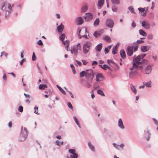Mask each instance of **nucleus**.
<instances>
[{
	"label": "nucleus",
	"mask_w": 158,
	"mask_h": 158,
	"mask_svg": "<svg viewBox=\"0 0 158 158\" xmlns=\"http://www.w3.org/2000/svg\"><path fill=\"white\" fill-rule=\"evenodd\" d=\"M143 68L142 66H139L133 62V66L130 69V72L129 73V77H131L133 76L135 73L136 70L137 69H142Z\"/></svg>",
	"instance_id": "obj_1"
},
{
	"label": "nucleus",
	"mask_w": 158,
	"mask_h": 158,
	"mask_svg": "<svg viewBox=\"0 0 158 158\" xmlns=\"http://www.w3.org/2000/svg\"><path fill=\"white\" fill-rule=\"evenodd\" d=\"M91 43L90 41H87L84 43L83 47V53L86 55L89 52Z\"/></svg>",
	"instance_id": "obj_2"
},
{
	"label": "nucleus",
	"mask_w": 158,
	"mask_h": 158,
	"mask_svg": "<svg viewBox=\"0 0 158 158\" xmlns=\"http://www.w3.org/2000/svg\"><path fill=\"white\" fill-rule=\"evenodd\" d=\"M93 70L92 69H86V79L89 81L92 80L94 77Z\"/></svg>",
	"instance_id": "obj_3"
},
{
	"label": "nucleus",
	"mask_w": 158,
	"mask_h": 158,
	"mask_svg": "<svg viewBox=\"0 0 158 158\" xmlns=\"http://www.w3.org/2000/svg\"><path fill=\"white\" fill-rule=\"evenodd\" d=\"M81 48L80 44L78 43L76 46L71 48L70 50L71 53L74 54L75 56H76L78 54V50H80Z\"/></svg>",
	"instance_id": "obj_4"
},
{
	"label": "nucleus",
	"mask_w": 158,
	"mask_h": 158,
	"mask_svg": "<svg viewBox=\"0 0 158 158\" xmlns=\"http://www.w3.org/2000/svg\"><path fill=\"white\" fill-rule=\"evenodd\" d=\"M146 55V54H143L141 55L138 56L133 59V62L139 65V64L141 63L142 61L141 60L144 58Z\"/></svg>",
	"instance_id": "obj_5"
},
{
	"label": "nucleus",
	"mask_w": 158,
	"mask_h": 158,
	"mask_svg": "<svg viewBox=\"0 0 158 158\" xmlns=\"http://www.w3.org/2000/svg\"><path fill=\"white\" fill-rule=\"evenodd\" d=\"M12 7L11 6V5L10 3H7L5 2H4L3 3L2 6V9L3 10H5L6 12L8 11L9 13L11 11V10Z\"/></svg>",
	"instance_id": "obj_6"
},
{
	"label": "nucleus",
	"mask_w": 158,
	"mask_h": 158,
	"mask_svg": "<svg viewBox=\"0 0 158 158\" xmlns=\"http://www.w3.org/2000/svg\"><path fill=\"white\" fill-rule=\"evenodd\" d=\"M114 23L113 20L111 19H107L106 21V25L107 27L112 28L114 26Z\"/></svg>",
	"instance_id": "obj_7"
},
{
	"label": "nucleus",
	"mask_w": 158,
	"mask_h": 158,
	"mask_svg": "<svg viewBox=\"0 0 158 158\" xmlns=\"http://www.w3.org/2000/svg\"><path fill=\"white\" fill-rule=\"evenodd\" d=\"M143 70L144 74L148 75L151 73L152 70V66L148 64L143 69Z\"/></svg>",
	"instance_id": "obj_8"
},
{
	"label": "nucleus",
	"mask_w": 158,
	"mask_h": 158,
	"mask_svg": "<svg viewBox=\"0 0 158 158\" xmlns=\"http://www.w3.org/2000/svg\"><path fill=\"white\" fill-rule=\"evenodd\" d=\"M20 135H21L23 137L25 138L27 137L28 135V131L26 128L24 127L23 130V127L22 126L21 127Z\"/></svg>",
	"instance_id": "obj_9"
},
{
	"label": "nucleus",
	"mask_w": 158,
	"mask_h": 158,
	"mask_svg": "<svg viewBox=\"0 0 158 158\" xmlns=\"http://www.w3.org/2000/svg\"><path fill=\"white\" fill-rule=\"evenodd\" d=\"M142 26L146 29H149L150 27V24L149 23L146 21H143L141 22Z\"/></svg>",
	"instance_id": "obj_10"
},
{
	"label": "nucleus",
	"mask_w": 158,
	"mask_h": 158,
	"mask_svg": "<svg viewBox=\"0 0 158 158\" xmlns=\"http://www.w3.org/2000/svg\"><path fill=\"white\" fill-rule=\"evenodd\" d=\"M133 47L132 46H129L127 48V53L128 56H131L133 54Z\"/></svg>",
	"instance_id": "obj_11"
},
{
	"label": "nucleus",
	"mask_w": 158,
	"mask_h": 158,
	"mask_svg": "<svg viewBox=\"0 0 158 158\" xmlns=\"http://www.w3.org/2000/svg\"><path fill=\"white\" fill-rule=\"evenodd\" d=\"M84 18L86 21H88L93 19V15L90 13H86L85 15Z\"/></svg>",
	"instance_id": "obj_12"
},
{
	"label": "nucleus",
	"mask_w": 158,
	"mask_h": 158,
	"mask_svg": "<svg viewBox=\"0 0 158 158\" xmlns=\"http://www.w3.org/2000/svg\"><path fill=\"white\" fill-rule=\"evenodd\" d=\"M104 79V77L101 73L97 74L96 76V80L97 81H102Z\"/></svg>",
	"instance_id": "obj_13"
},
{
	"label": "nucleus",
	"mask_w": 158,
	"mask_h": 158,
	"mask_svg": "<svg viewBox=\"0 0 158 158\" xmlns=\"http://www.w3.org/2000/svg\"><path fill=\"white\" fill-rule=\"evenodd\" d=\"M85 32V33H88V31H87V28L86 27L82 28L81 29L79 30L78 33V37L79 39H81L82 36V35H80L81 32Z\"/></svg>",
	"instance_id": "obj_14"
},
{
	"label": "nucleus",
	"mask_w": 158,
	"mask_h": 158,
	"mask_svg": "<svg viewBox=\"0 0 158 158\" xmlns=\"http://www.w3.org/2000/svg\"><path fill=\"white\" fill-rule=\"evenodd\" d=\"M118 126L121 129L123 130L125 129V127L123 125V122L121 118H120L118 120Z\"/></svg>",
	"instance_id": "obj_15"
},
{
	"label": "nucleus",
	"mask_w": 158,
	"mask_h": 158,
	"mask_svg": "<svg viewBox=\"0 0 158 158\" xmlns=\"http://www.w3.org/2000/svg\"><path fill=\"white\" fill-rule=\"evenodd\" d=\"M64 28V26L62 23H61L60 25L58 26L57 27V30L59 33L61 34L62 33Z\"/></svg>",
	"instance_id": "obj_16"
},
{
	"label": "nucleus",
	"mask_w": 158,
	"mask_h": 158,
	"mask_svg": "<svg viewBox=\"0 0 158 158\" xmlns=\"http://www.w3.org/2000/svg\"><path fill=\"white\" fill-rule=\"evenodd\" d=\"M132 45L133 46V47L134 48V51L135 52L137 50L138 48L139 44L136 41L135 42H134L133 43Z\"/></svg>",
	"instance_id": "obj_17"
},
{
	"label": "nucleus",
	"mask_w": 158,
	"mask_h": 158,
	"mask_svg": "<svg viewBox=\"0 0 158 158\" xmlns=\"http://www.w3.org/2000/svg\"><path fill=\"white\" fill-rule=\"evenodd\" d=\"M149 49V48L147 46H143L141 47V50L143 52H146L148 51Z\"/></svg>",
	"instance_id": "obj_18"
},
{
	"label": "nucleus",
	"mask_w": 158,
	"mask_h": 158,
	"mask_svg": "<svg viewBox=\"0 0 158 158\" xmlns=\"http://www.w3.org/2000/svg\"><path fill=\"white\" fill-rule=\"evenodd\" d=\"M102 48V44L100 43L98 44L95 48L96 51L98 52H100Z\"/></svg>",
	"instance_id": "obj_19"
},
{
	"label": "nucleus",
	"mask_w": 158,
	"mask_h": 158,
	"mask_svg": "<svg viewBox=\"0 0 158 158\" xmlns=\"http://www.w3.org/2000/svg\"><path fill=\"white\" fill-rule=\"evenodd\" d=\"M120 55L121 57L124 59L126 58V54L124 50L122 49L120 51Z\"/></svg>",
	"instance_id": "obj_20"
},
{
	"label": "nucleus",
	"mask_w": 158,
	"mask_h": 158,
	"mask_svg": "<svg viewBox=\"0 0 158 158\" xmlns=\"http://www.w3.org/2000/svg\"><path fill=\"white\" fill-rule=\"evenodd\" d=\"M131 89V90L134 93L136 94L137 93V90L135 88V86L132 84L130 85Z\"/></svg>",
	"instance_id": "obj_21"
},
{
	"label": "nucleus",
	"mask_w": 158,
	"mask_h": 158,
	"mask_svg": "<svg viewBox=\"0 0 158 158\" xmlns=\"http://www.w3.org/2000/svg\"><path fill=\"white\" fill-rule=\"evenodd\" d=\"M139 33L140 35L143 36H146L147 35V33L142 29L139 30Z\"/></svg>",
	"instance_id": "obj_22"
},
{
	"label": "nucleus",
	"mask_w": 158,
	"mask_h": 158,
	"mask_svg": "<svg viewBox=\"0 0 158 158\" xmlns=\"http://www.w3.org/2000/svg\"><path fill=\"white\" fill-rule=\"evenodd\" d=\"M100 22V20L99 18H97L96 20L94 21V26H97L99 24Z\"/></svg>",
	"instance_id": "obj_23"
},
{
	"label": "nucleus",
	"mask_w": 158,
	"mask_h": 158,
	"mask_svg": "<svg viewBox=\"0 0 158 158\" xmlns=\"http://www.w3.org/2000/svg\"><path fill=\"white\" fill-rule=\"evenodd\" d=\"M73 119L76 123V124H77V125L79 127L81 128V126L80 125L79 121L78 120L77 118V117L75 116H73Z\"/></svg>",
	"instance_id": "obj_24"
},
{
	"label": "nucleus",
	"mask_w": 158,
	"mask_h": 158,
	"mask_svg": "<svg viewBox=\"0 0 158 158\" xmlns=\"http://www.w3.org/2000/svg\"><path fill=\"white\" fill-rule=\"evenodd\" d=\"M48 86L46 85L40 84L39 86V88L40 89H44L45 88H47Z\"/></svg>",
	"instance_id": "obj_25"
},
{
	"label": "nucleus",
	"mask_w": 158,
	"mask_h": 158,
	"mask_svg": "<svg viewBox=\"0 0 158 158\" xmlns=\"http://www.w3.org/2000/svg\"><path fill=\"white\" fill-rule=\"evenodd\" d=\"M111 2L113 4L118 5L120 3V0H111Z\"/></svg>",
	"instance_id": "obj_26"
},
{
	"label": "nucleus",
	"mask_w": 158,
	"mask_h": 158,
	"mask_svg": "<svg viewBox=\"0 0 158 158\" xmlns=\"http://www.w3.org/2000/svg\"><path fill=\"white\" fill-rule=\"evenodd\" d=\"M152 82L151 81H150L148 82H143V84L147 87H151Z\"/></svg>",
	"instance_id": "obj_27"
},
{
	"label": "nucleus",
	"mask_w": 158,
	"mask_h": 158,
	"mask_svg": "<svg viewBox=\"0 0 158 158\" xmlns=\"http://www.w3.org/2000/svg\"><path fill=\"white\" fill-rule=\"evenodd\" d=\"M117 45H119V44H117L115 46H114L112 48V53L114 55L116 53V46Z\"/></svg>",
	"instance_id": "obj_28"
},
{
	"label": "nucleus",
	"mask_w": 158,
	"mask_h": 158,
	"mask_svg": "<svg viewBox=\"0 0 158 158\" xmlns=\"http://www.w3.org/2000/svg\"><path fill=\"white\" fill-rule=\"evenodd\" d=\"M86 70L85 71H82L80 73V77H82L85 76L86 77Z\"/></svg>",
	"instance_id": "obj_29"
},
{
	"label": "nucleus",
	"mask_w": 158,
	"mask_h": 158,
	"mask_svg": "<svg viewBox=\"0 0 158 158\" xmlns=\"http://www.w3.org/2000/svg\"><path fill=\"white\" fill-rule=\"evenodd\" d=\"M101 35V33L100 32L96 31L94 33V35L96 38H98Z\"/></svg>",
	"instance_id": "obj_30"
},
{
	"label": "nucleus",
	"mask_w": 158,
	"mask_h": 158,
	"mask_svg": "<svg viewBox=\"0 0 158 158\" xmlns=\"http://www.w3.org/2000/svg\"><path fill=\"white\" fill-rule=\"evenodd\" d=\"M104 0H98V4L99 6L101 7L103 5Z\"/></svg>",
	"instance_id": "obj_31"
},
{
	"label": "nucleus",
	"mask_w": 158,
	"mask_h": 158,
	"mask_svg": "<svg viewBox=\"0 0 158 158\" xmlns=\"http://www.w3.org/2000/svg\"><path fill=\"white\" fill-rule=\"evenodd\" d=\"M83 19L81 17H79L78 18V22L79 25H81L83 23Z\"/></svg>",
	"instance_id": "obj_32"
},
{
	"label": "nucleus",
	"mask_w": 158,
	"mask_h": 158,
	"mask_svg": "<svg viewBox=\"0 0 158 158\" xmlns=\"http://www.w3.org/2000/svg\"><path fill=\"white\" fill-rule=\"evenodd\" d=\"M88 146L89 147L90 149L93 151L94 152L95 150L94 146L92 145L91 143L90 142H89L88 143Z\"/></svg>",
	"instance_id": "obj_33"
},
{
	"label": "nucleus",
	"mask_w": 158,
	"mask_h": 158,
	"mask_svg": "<svg viewBox=\"0 0 158 158\" xmlns=\"http://www.w3.org/2000/svg\"><path fill=\"white\" fill-rule=\"evenodd\" d=\"M88 9L87 6L86 5H85L82 6L81 10L82 12H85Z\"/></svg>",
	"instance_id": "obj_34"
},
{
	"label": "nucleus",
	"mask_w": 158,
	"mask_h": 158,
	"mask_svg": "<svg viewBox=\"0 0 158 158\" xmlns=\"http://www.w3.org/2000/svg\"><path fill=\"white\" fill-rule=\"evenodd\" d=\"M112 10L113 12H116L118 11V8L116 6H113L112 7Z\"/></svg>",
	"instance_id": "obj_35"
},
{
	"label": "nucleus",
	"mask_w": 158,
	"mask_h": 158,
	"mask_svg": "<svg viewBox=\"0 0 158 158\" xmlns=\"http://www.w3.org/2000/svg\"><path fill=\"white\" fill-rule=\"evenodd\" d=\"M97 93L102 96H105V95L103 92L101 90H98L97 91Z\"/></svg>",
	"instance_id": "obj_36"
},
{
	"label": "nucleus",
	"mask_w": 158,
	"mask_h": 158,
	"mask_svg": "<svg viewBox=\"0 0 158 158\" xmlns=\"http://www.w3.org/2000/svg\"><path fill=\"white\" fill-rule=\"evenodd\" d=\"M128 10L130 11V12L132 13H135L134 11V9L133 7L132 6H130L128 8Z\"/></svg>",
	"instance_id": "obj_37"
},
{
	"label": "nucleus",
	"mask_w": 158,
	"mask_h": 158,
	"mask_svg": "<svg viewBox=\"0 0 158 158\" xmlns=\"http://www.w3.org/2000/svg\"><path fill=\"white\" fill-rule=\"evenodd\" d=\"M65 37V35L64 34H61L59 36L60 39L62 41L64 40Z\"/></svg>",
	"instance_id": "obj_38"
},
{
	"label": "nucleus",
	"mask_w": 158,
	"mask_h": 158,
	"mask_svg": "<svg viewBox=\"0 0 158 158\" xmlns=\"http://www.w3.org/2000/svg\"><path fill=\"white\" fill-rule=\"evenodd\" d=\"M153 35L152 34H150L147 35V39L149 40H152L153 39Z\"/></svg>",
	"instance_id": "obj_39"
},
{
	"label": "nucleus",
	"mask_w": 158,
	"mask_h": 158,
	"mask_svg": "<svg viewBox=\"0 0 158 158\" xmlns=\"http://www.w3.org/2000/svg\"><path fill=\"white\" fill-rule=\"evenodd\" d=\"M151 56L152 58L153 59L154 61H156L157 60L158 57L156 55H152Z\"/></svg>",
	"instance_id": "obj_40"
},
{
	"label": "nucleus",
	"mask_w": 158,
	"mask_h": 158,
	"mask_svg": "<svg viewBox=\"0 0 158 158\" xmlns=\"http://www.w3.org/2000/svg\"><path fill=\"white\" fill-rule=\"evenodd\" d=\"M103 39L105 40L108 41L109 42L111 41L110 37L109 36H105L103 38Z\"/></svg>",
	"instance_id": "obj_41"
},
{
	"label": "nucleus",
	"mask_w": 158,
	"mask_h": 158,
	"mask_svg": "<svg viewBox=\"0 0 158 158\" xmlns=\"http://www.w3.org/2000/svg\"><path fill=\"white\" fill-rule=\"evenodd\" d=\"M73 154V155H70V158H77L78 155L77 153H75Z\"/></svg>",
	"instance_id": "obj_42"
},
{
	"label": "nucleus",
	"mask_w": 158,
	"mask_h": 158,
	"mask_svg": "<svg viewBox=\"0 0 158 158\" xmlns=\"http://www.w3.org/2000/svg\"><path fill=\"white\" fill-rule=\"evenodd\" d=\"M69 152L72 154H74L75 153V149H70L69 150Z\"/></svg>",
	"instance_id": "obj_43"
},
{
	"label": "nucleus",
	"mask_w": 158,
	"mask_h": 158,
	"mask_svg": "<svg viewBox=\"0 0 158 158\" xmlns=\"http://www.w3.org/2000/svg\"><path fill=\"white\" fill-rule=\"evenodd\" d=\"M62 42L63 44L64 45H67V44L69 45V41H68L67 40H66L65 41L63 40V41H62Z\"/></svg>",
	"instance_id": "obj_44"
},
{
	"label": "nucleus",
	"mask_w": 158,
	"mask_h": 158,
	"mask_svg": "<svg viewBox=\"0 0 158 158\" xmlns=\"http://www.w3.org/2000/svg\"><path fill=\"white\" fill-rule=\"evenodd\" d=\"M2 55H4L6 57H7L8 55V53L5 52H1V55L0 56H1V57L2 56Z\"/></svg>",
	"instance_id": "obj_45"
},
{
	"label": "nucleus",
	"mask_w": 158,
	"mask_h": 158,
	"mask_svg": "<svg viewBox=\"0 0 158 158\" xmlns=\"http://www.w3.org/2000/svg\"><path fill=\"white\" fill-rule=\"evenodd\" d=\"M36 59V56H35V53L34 52L33 53V54L32 57V60L33 61H35Z\"/></svg>",
	"instance_id": "obj_46"
},
{
	"label": "nucleus",
	"mask_w": 158,
	"mask_h": 158,
	"mask_svg": "<svg viewBox=\"0 0 158 158\" xmlns=\"http://www.w3.org/2000/svg\"><path fill=\"white\" fill-rule=\"evenodd\" d=\"M138 10L140 11V12H144L146 10H145L144 9L139 7L138 8Z\"/></svg>",
	"instance_id": "obj_47"
},
{
	"label": "nucleus",
	"mask_w": 158,
	"mask_h": 158,
	"mask_svg": "<svg viewBox=\"0 0 158 158\" xmlns=\"http://www.w3.org/2000/svg\"><path fill=\"white\" fill-rule=\"evenodd\" d=\"M67 105L68 106V107L70 109H73V106L71 103L69 102L67 103Z\"/></svg>",
	"instance_id": "obj_48"
},
{
	"label": "nucleus",
	"mask_w": 158,
	"mask_h": 158,
	"mask_svg": "<svg viewBox=\"0 0 158 158\" xmlns=\"http://www.w3.org/2000/svg\"><path fill=\"white\" fill-rule=\"evenodd\" d=\"M18 110L21 112H22L23 110V107L22 106H19L18 108Z\"/></svg>",
	"instance_id": "obj_49"
},
{
	"label": "nucleus",
	"mask_w": 158,
	"mask_h": 158,
	"mask_svg": "<svg viewBox=\"0 0 158 158\" xmlns=\"http://www.w3.org/2000/svg\"><path fill=\"white\" fill-rule=\"evenodd\" d=\"M35 109V113L38 114H39V113H38V107H35L34 108Z\"/></svg>",
	"instance_id": "obj_50"
},
{
	"label": "nucleus",
	"mask_w": 158,
	"mask_h": 158,
	"mask_svg": "<svg viewBox=\"0 0 158 158\" xmlns=\"http://www.w3.org/2000/svg\"><path fill=\"white\" fill-rule=\"evenodd\" d=\"M37 44L40 45L41 46L43 45V43L42 42V41L40 40H39L38 41V42Z\"/></svg>",
	"instance_id": "obj_51"
},
{
	"label": "nucleus",
	"mask_w": 158,
	"mask_h": 158,
	"mask_svg": "<svg viewBox=\"0 0 158 158\" xmlns=\"http://www.w3.org/2000/svg\"><path fill=\"white\" fill-rule=\"evenodd\" d=\"M153 120L155 124L156 125H158V121L155 118H153Z\"/></svg>",
	"instance_id": "obj_52"
},
{
	"label": "nucleus",
	"mask_w": 158,
	"mask_h": 158,
	"mask_svg": "<svg viewBox=\"0 0 158 158\" xmlns=\"http://www.w3.org/2000/svg\"><path fill=\"white\" fill-rule=\"evenodd\" d=\"M91 85V84L89 82H87L85 85V86L88 88H90Z\"/></svg>",
	"instance_id": "obj_53"
},
{
	"label": "nucleus",
	"mask_w": 158,
	"mask_h": 158,
	"mask_svg": "<svg viewBox=\"0 0 158 158\" xmlns=\"http://www.w3.org/2000/svg\"><path fill=\"white\" fill-rule=\"evenodd\" d=\"M136 42L138 43V44H139L142 43L144 42V41L142 40H138Z\"/></svg>",
	"instance_id": "obj_54"
},
{
	"label": "nucleus",
	"mask_w": 158,
	"mask_h": 158,
	"mask_svg": "<svg viewBox=\"0 0 158 158\" xmlns=\"http://www.w3.org/2000/svg\"><path fill=\"white\" fill-rule=\"evenodd\" d=\"M87 33L86 34H85V35H82V36L85 37L86 39H88V36H89V34L88 33Z\"/></svg>",
	"instance_id": "obj_55"
},
{
	"label": "nucleus",
	"mask_w": 158,
	"mask_h": 158,
	"mask_svg": "<svg viewBox=\"0 0 158 158\" xmlns=\"http://www.w3.org/2000/svg\"><path fill=\"white\" fill-rule=\"evenodd\" d=\"M24 95L26 98H31V96L29 94H27L25 93H24Z\"/></svg>",
	"instance_id": "obj_56"
},
{
	"label": "nucleus",
	"mask_w": 158,
	"mask_h": 158,
	"mask_svg": "<svg viewBox=\"0 0 158 158\" xmlns=\"http://www.w3.org/2000/svg\"><path fill=\"white\" fill-rule=\"evenodd\" d=\"M131 26L135 28L136 26V24L134 21H133L131 24Z\"/></svg>",
	"instance_id": "obj_57"
},
{
	"label": "nucleus",
	"mask_w": 158,
	"mask_h": 158,
	"mask_svg": "<svg viewBox=\"0 0 158 158\" xmlns=\"http://www.w3.org/2000/svg\"><path fill=\"white\" fill-rule=\"evenodd\" d=\"M82 61L84 65H86L88 63V62L85 60H82Z\"/></svg>",
	"instance_id": "obj_58"
},
{
	"label": "nucleus",
	"mask_w": 158,
	"mask_h": 158,
	"mask_svg": "<svg viewBox=\"0 0 158 158\" xmlns=\"http://www.w3.org/2000/svg\"><path fill=\"white\" fill-rule=\"evenodd\" d=\"M3 79L4 80H6V75L4 73L3 74V76L2 77Z\"/></svg>",
	"instance_id": "obj_59"
},
{
	"label": "nucleus",
	"mask_w": 158,
	"mask_h": 158,
	"mask_svg": "<svg viewBox=\"0 0 158 158\" xmlns=\"http://www.w3.org/2000/svg\"><path fill=\"white\" fill-rule=\"evenodd\" d=\"M56 144L57 145H58V146H60V142H60V141L57 140L56 141Z\"/></svg>",
	"instance_id": "obj_60"
},
{
	"label": "nucleus",
	"mask_w": 158,
	"mask_h": 158,
	"mask_svg": "<svg viewBox=\"0 0 158 158\" xmlns=\"http://www.w3.org/2000/svg\"><path fill=\"white\" fill-rule=\"evenodd\" d=\"M107 63L110 64L111 63H114V62H113L111 60H107Z\"/></svg>",
	"instance_id": "obj_61"
},
{
	"label": "nucleus",
	"mask_w": 158,
	"mask_h": 158,
	"mask_svg": "<svg viewBox=\"0 0 158 158\" xmlns=\"http://www.w3.org/2000/svg\"><path fill=\"white\" fill-rule=\"evenodd\" d=\"M104 51L105 52V53L106 54V53H108L109 52V51L108 49H107L106 48H105Z\"/></svg>",
	"instance_id": "obj_62"
},
{
	"label": "nucleus",
	"mask_w": 158,
	"mask_h": 158,
	"mask_svg": "<svg viewBox=\"0 0 158 158\" xmlns=\"http://www.w3.org/2000/svg\"><path fill=\"white\" fill-rule=\"evenodd\" d=\"M117 146L118 148V149H119L120 147L123 148L124 146V144L123 143H122L120 145H118Z\"/></svg>",
	"instance_id": "obj_63"
},
{
	"label": "nucleus",
	"mask_w": 158,
	"mask_h": 158,
	"mask_svg": "<svg viewBox=\"0 0 158 158\" xmlns=\"http://www.w3.org/2000/svg\"><path fill=\"white\" fill-rule=\"evenodd\" d=\"M150 17L151 18L153 19L154 18V14L153 13H152L150 14Z\"/></svg>",
	"instance_id": "obj_64"
}]
</instances>
